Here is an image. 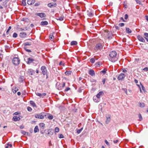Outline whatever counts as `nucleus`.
Listing matches in <instances>:
<instances>
[{
	"label": "nucleus",
	"instance_id": "1",
	"mask_svg": "<svg viewBox=\"0 0 148 148\" xmlns=\"http://www.w3.org/2000/svg\"><path fill=\"white\" fill-rule=\"evenodd\" d=\"M110 58L109 60L112 62H114L117 60L118 58L116 57V53L115 51H112L109 54Z\"/></svg>",
	"mask_w": 148,
	"mask_h": 148
},
{
	"label": "nucleus",
	"instance_id": "2",
	"mask_svg": "<svg viewBox=\"0 0 148 148\" xmlns=\"http://www.w3.org/2000/svg\"><path fill=\"white\" fill-rule=\"evenodd\" d=\"M47 113L41 112L40 114H36L34 116L36 118H38L40 119H44V116H46Z\"/></svg>",
	"mask_w": 148,
	"mask_h": 148
},
{
	"label": "nucleus",
	"instance_id": "3",
	"mask_svg": "<svg viewBox=\"0 0 148 148\" xmlns=\"http://www.w3.org/2000/svg\"><path fill=\"white\" fill-rule=\"evenodd\" d=\"M40 70L42 71V73L43 75H46V78H48L47 71L46 69V67L45 66H42L41 67Z\"/></svg>",
	"mask_w": 148,
	"mask_h": 148
},
{
	"label": "nucleus",
	"instance_id": "4",
	"mask_svg": "<svg viewBox=\"0 0 148 148\" xmlns=\"http://www.w3.org/2000/svg\"><path fill=\"white\" fill-rule=\"evenodd\" d=\"M12 62L15 65H18L20 62V60L19 58L17 57L14 58L12 60Z\"/></svg>",
	"mask_w": 148,
	"mask_h": 148
},
{
	"label": "nucleus",
	"instance_id": "5",
	"mask_svg": "<svg viewBox=\"0 0 148 148\" xmlns=\"http://www.w3.org/2000/svg\"><path fill=\"white\" fill-rule=\"evenodd\" d=\"M103 48V46L101 43L97 44L95 46L94 49L96 51L101 50Z\"/></svg>",
	"mask_w": 148,
	"mask_h": 148
},
{
	"label": "nucleus",
	"instance_id": "6",
	"mask_svg": "<svg viewBox=\"0 0 148 148\" xmlns=\"http://www.w3.org/2000/svg\"><path fill=\"white\" fill-rule=\"evenodd\" d=\"M35 15L38 16L41 18H42L46 16V14L44 13H36Z\"/></svg>",
	"mask_w": 148,
	"mask_h": 148
},
{
	"label": "nucleus",
	"instance_id": "7",
	"mask_svg": "<svg viewBox=\"0 0 148 148\" xmlns=\"http://www.w3.org/2000/svg\"><path fill=\"white\" fill-rule=\"evenodd\" d=\"M125 75L124 74L121 73L118 76V79L119 80H121L125 77Z\"/></svg>",
	"mask_w": 148,
	"mask_h": 148
},
{
	"label": "nucleus",
	"instance_id": "8",
	"mask_svg": "<svg viewBox=\"0 0 148 148\" xmlns=\"http://www.w3.org/2000/svg\"><path fill=\"white\" fill-rule=\"evenodd\" d=\"M47 5L49 7L51 8L56 7L57 6V4L56 3H51L48 4Z\"/></svg>",
	"mask_w": 148,
	"mask_h": 148
},
{
	"label": "nucleus",
	"instance_id": "9",
	"mask_svg": "<svg viewBox=\"0 0 148 148\" xmlns=\"http://www.w3.org/2000/svg\"><path fill=\"white\" fill-rule=\"evenodd\" d=\"M137 38L140 41L143 42H145V40L140 36L139 35L138 36H137Z\"/></svg>",
	"mask_w": 148,
	"mask_h": 148
},
{
	"label": "nucleus",
	"instance_id": "10",
	"mask_svg": "<svg viewBox=\"0 0 148 148\" xmlns=\"http://www.w3.org/2000/svg\"><path fill=\"white\" fill-rule=\"evenodd\" d=\"M27 60V61L26 62L28 64H29L35 61L34 59L30 58H28Z\"/></svg>",
	"mask_w": 148,
	"mask_h": 148
},
{
	"label": "nucleus",
	"instance_id": "11",
	"mask_svg": "<svg viewBox=\"0 0 148 148\" xmlns=\"http://www.w3.org/2000/svg\"><path fill=\"white\" fill-rule=\"evenodd\" d=\"M36 94L37 96L42 98H43L46 95V94L45 93H43L42 94H41L40 93L37 92L36 93Z\"/></svg>",
	"mask_w": 148,
	"mask_h": 148
},
{
	"label": "nucleus",
	"instance_id": "12",
	"mask_svg": "<svg viewBox=\"0 0 148 148\" xmlns=\"http://www.w3.org/2000/svg\"><path fill=\"white\" fill-rule=\"evenodd\" d=\"M27 72L29 74L32 75H34L35 73L34 70L32 69H29L27 71Z\"/></svg>",
	"mask_w": 148,
	"mask_h": 148
},
{
	"label": "nucleus",
	"instance_id": "13",
	"mask_svg": "<svg viewBox=\"0 0 148 148\" xmlns=\"http://www.w3.org/2000/svg\"><path fill=\"white\" fill-rule=\"evenodd\" d=\"M103 94L104 93L103 91H100L97 94L96 97H97V98L99 99L100 98L101 96L103 95Z\"/></svg>",
	"mask_w": 148,
	"mask_h": 148
},
{
	"label": "nucleus",
	"instance_id": "14",
	"mask_svg": "<svg viewBox=\"0 0 148 148\" xmlns=\"http://www.w3.org/2000/svg\"><path fill=\"white\" fill-rule=\"evenodd\" d=\"M89 74L92 76L95 75V73L94 71L92 69H90L88 71Z\"/></svg>",
	"mask_w": 148,
	"mask_h": 148
},
{
	"label": "nucleus",
	"instance_id": "15",
	"mask_svg": "<svg viewBox=\"0 0 148 148\" xmlns=\"http://www.w3.org/2000/svg\"><path fill=\"white\" fill-rule=\"evenodd\" d=\"M19 36L22 38H25L27 36V34L25 32H21L20 33Z\"/></svg>",
	"mask_w": 148,
	"mask_h": 148
},
{
	"label": "nucleus",
	"instance_id": "16",
	"mask_svg": "<svg viewBox=\"0 0 148 148\" xmlns=\"http://www.w3.org/2000/svg\"><path fill=\"white\" fill-rule=\"evenodd\" d=\"M35 1V0H27V3L29 5H32L33 4H34Z\"/></svg>",
	"mask_w": 148,
	"mask_h": 148
},
{
	"label": "nucleus",
	"instance_id": "17",
	"mask_svg": "<svg viewBox=\"0 0 148 148\" xmlns=\"http://www.w3.org/2000/svg\"><path fill=\"white\" fill-rule=\"evenodd\" d=\"M47 114H46V116H47V118L50 120H51L53 119V116L51 115L50 114L47 113Z\"/></svg>",
	"mask_w": 148,
	"mask_h": 148
},
{
	"label": "nucleus",
	"instance_id": "18",
	"mask_svg": "<svg viewBox=\"0 0 148 148\" xmlns=\"http://www.w3.org/2000/svg\"><path fill=\"white\" fill-rule=\"evenodd\" d=\"M13 119L14 121H19L21 118L19 117H18L17 116H14L13 117Z\"/></svg>",
	"mask_w": 148,
	"mask_h": 148
},
{
	"label": "nucleus",
	"instance_id": "19",
	"mask_svg": "<svg viewBox=\"0 0 148 148\" xmlns=\"http://www.w3.org/2000/svg\"><path fill=\"white\" fill-rule=\"evenodd\" d=\"M87 13L88 15L90 17H92L93 15V14L90 11H89V10L87 11Z\"/></svg>",
	"mask_w": 148,
	"mask_h": 148
},
{
	"label": "nucleus",
	"instance_id": "20",
	"mask_svg": "<svg viewBox=\"0 0 148 148\" xmlns=\"http://www.w3.org/2000/svg\"><path fill=\"white\" fill-rule=\"evenodd\" d=\"M48 24V22L46 21H42L41 22L40 25H46Z\"/></svg>",
	"mask_w": 148,
	"mask_h": 148
},
{
	"label": "nucleus",
	"instance_id": "21",
	"mask_svg": "<svg viewBox=\"0 0 148 148\" xmlns=\"http://www.w3.org/2000/svg\"><path fill=\"white\" fill-rule=\"evenodd\" d=\"M39 129H38V126H36L34 129V132L35 133H36L37 132H39Z\"/></svg>",
	"mask_w": 148,
	"mask_h": 148
},
{
	"label": "nucleus",
	"instance_id": "22",
	"mask_svg": "<svg viewBox=\"0 0 148 148\" xmlns=\"http://www.w3.org/2000/svg\"><path fill=\"white\" fill-rule=\"evenodd\" d=\"M107 119L106 121V123L108 124L109 123L111 120V118L110 116L107 117Z\"/></svg>",
	"mask_w": 148,
	"mask_h": 148
},
{
	"label": "nucleus",
	"instance_id": "23",
	"mask_svg": "<svg viewBox=\"0 0 148 148\" xmlns=\"http://www.w3.org/2000/svg\"><path fill=\"white\" fill-rule=\"evenodd\" d=\"M126 32L127 33H131L132 32V30L128 27L126 28Z\"/></svg>",
	"mask_w": 148,
	"mask_h": 148
},
{
	"label": "nucleus",
	"instance_id": "24",
	"mask_svg": "<svg viewBox=\"0 0 148 148\" xmlns=\"http://www.w3.org/2000/svg\"><path fill=\"white\" fill-rule=\"evenodd\" d=\"M23 44L24 45V47H26V46L27 45H31L32 44V43L31 42H26L24 43Z\"/></svg>",
	"mask_w": 148,
	"mask_h": 148
},
{
	"label": "nucleus",
	"instance_id": "25",
	"mask_svg": "<svg viewBox=\"0 0 148 148\" xmlns=\"http://www.w3.org/2000/svg\"><path fill=\"white\" fill-rule=\"evenodd\" d=\"M45 124L43 123H41L39 124V126L40 128H42V129H43L45 127Z\"/></svg>",
	"mask_w": 148,
	"mask_h": 148
},
{
	"label": "nucleus",
	"instance_id": "26",
	"mask_svg": "<svg viewBox=\"0 0 148 148\" xmlns=\"http://www.w3.org/2000/svg\"><path fill=\"white\" fill-rule=\"evenodd\" d=\"M77 42L76 41H72L71 43V45H76L77 44Z\"/></svg>",
	"mask_w": 148,
	"mask_h": 148
},
{
	"label": "nucleus",
	"instance_id": "27",
	"mask_svg": "<svg viewBox=\"0 0 148 148\" xmlns=\"http://www.w3.org/2000/svg\"><path fill=\"white\" fill-rule=\"evenodd\" d=\"M53 130H49L48 131V134L50 135H52L53 134Z\"/></svg>",
	"mask_w": 148,
	"mask_h": 148
},
{
	"label": "nucleus",
	"instance_id": "28",
	"mask_svg": "<svg viewBox=\"0 0 148 148\" xmlns=\"http://www.w3.org/2000/svg\"><path fill=\"white\" fill-rule=\"evenodd\" d=\"M21 133L24 135H28V132H26L23 130H21Z\"/></svg>",
	"mask_w": 148,
	"mask_h": 148
},
{
	"label": "nucleus",
	"instance_id": "29",
	"mask_svg": "<svg viewBox=\"0 0 148 148\" xmlns=\"http://www.w3.org/2000/svg\"><path fill=\"white\" fill-rule=\"evenodd\" d=\"M72 71H66L65 72V74L68 75H69L71 74Z\"/></svg>",
	"mask_w": 148,
	"mask_h": 148
},
{
	"label": "nucleus",
	"instance_id": "30",
	"mask_svg": "<svg viewBox=\"0 0 148 148\" xmlns=\"http://www.w3.org/2000/svg\"><path fill=\"white\" fill-rule=\"evenodd\" d=\"M139 119L138 121H141L143 119V117L140 113H139L138 114Z\"/></svg>",
	"mask_w": 148,
	"mask_h": 148
},
{
	"label": "nucleus",
	"instance_id": "31",
	"mask_svg": "<svg viewBox=\"0 0 148 148\" xmlns=\"http://www.w3.org/2000/svg\"><path fill=\"white\" fill-rule=\"evenodd\" d=\"M23 77L21 76L19 78V81L21 82H23Z\"/></svg>",
	"mask_w": 148,
	"mask_h": 148
},
{
	"label": "nucleus",
	"instance_id": "32",
	"mask_svg": "<svg viewBox=\"0 0 148 148\" xmlns=\"http://www.w3.org/2000/svg\"><path fill=\"white\" fill-rule=\"evenodd\" d=\"M101 64H102L100 62H97L95 64L96 66L97 67H99Z\"/></svg>",
	"mask_w": 148,
	"mask_h": 148
},
{
	"label": "nucleus",
	"instance_id": "33",
	"mask_svg": "<svg viewBox=\"0 0 148 148\" xmlns=\"http://www.w3.org/2000/svg\"><path fill=\"white\" fill-rule=\"evenodd\" d=\"M54 37L53 35L52 34H51L49 36V39L51 40H53L54 39Z\"/></svg>",
	"mask_w": 148,
	"mask_h": 148
},
{
	"label": "nucleus",
	"instance_id": "34",
	"mask_svg": "<svg viewBox=\"0 0 148 148\" xmlns=\"http://www.w3.org/2000/svg\"><path fill=\"white\" fill-rule=\"evenodd\" d=\"M30 104L32 105L33 106H34V107L36 106V104L33 101H30Z\"/></svg>",
	"mask_w": 148,
	"mask_h": 148
},
{
	"label": "nucleus",
	"instance_id": "35",
	"mask_svg": "<svg viewBox=\"0 0 148 148\" xmlns=\"http://www.w3.org/2000/svg\"><path fill=\"white\" fill-rule=\"evenodd\" d=\"M65 85V82H64L62 83V87L60 88V89L59 88H58V90H61L62 89V88H63L64 87Z\"/></svg>",
	"mask_w": 148,
	"mask_h": 148
},
{
	"label": "nucleus",
	"instance_id": "36",
	"mask_svg": "<svg viewBox=\"0 0 148 148\" xmlns=\"http://www.w3.org/2000/svg\"><path fill=\"white\" fill-rule=\"evenodd\" d=\"M18 90V88L17 87H15L14 88V90H13V92L14 93H16V92Z\"/></svg>",
	"mask_w": 148,
	"mask_h": 148
},
{
	"label": "nucleus",
	"instance_id": "37",
	"mask_svg": "<svg viewBox=\"0 0 148 148\" xmlns=\"http://www.w3.org/2000/svg\"><path fill=\"white\" fill-rule=\"evenodd\" d=\"M127 2L126 1H125L124 2L123 5H124V7L125 8H126L127 7Z\"/></svg>",
	"mask_w": 148,
	"mask_h": 148
},
{
	"label": "nucleus",
	"instance_id": "38",
	"mask_svg": "<svg viewBox=\"0 0 148 148\" xmlns=\"http://www.w3.org/2000/svg\"><path fill=\"white\" fill-rule=\"evenodd\" d=\"M90 62L92 63H93L95 62V59L94 58H92L90 60Z\"/></svg>",
	"mask_w": 148,
	"mask_h": 148
},
{
	"label": "nucleus",
	"instance_id": "39",
	"mask_svg": "<svg viewBox=\"0 0 148 148\" xmlns=\"http://www.w3.org/2000/svg\"><path fill=\"white\" fill-rule=\"evenodd\" d=\"M26 0H23L22 1V3L24 6H25L26 5Z\"/></svg>",
	"mask_w": 148,
	"mask_h": 148
},
{
	"label": "nucleus",
	"instance_id": "40",
	"mask_svg": "<svg viewBox=\"0 0 148 148\" xmlns=\"http://www.w3.org/2000/svg\"><path fill=\"white\" fill-rule=\"evenodd\" d=\"M82 130H83L82 128H81L80 129L78 130H77V132L78 134H79L81 132V131H82Z\"/></svg>",
	"mask_w": 148,
	"mask_h": 148
},
{
	"label": "nucleus",
	"instance_id": "41",
	"mask_svg": "<svg viewBox=\"0 0 148 148\" xmlns=\"http://www.w3.org/2000/svg\"><path fill=\"white\" fill-rule=\"evenodd\" d=\"M24 49H25V50L26 51H27V52H31L32 51L30 50H29V49H27V47H24Z\"/></svg>",
	"mask_w": 148,
	"mask_h": 148
},
{
	"label": "nucleus",
	"instance_id": "42",
	"mask_svg": "<svg viewBox=\"0 0 148 148\" xmlns=\"http://www.w3.org/2000/svg\"><path fill=\"white\" fill-rule=\"evenodd\" d=\"M59 131V129L58 127H56L55 129V132H58Z\"/></svg>",
	"mask_w": 148,
	"mask_h": 148
},
{
	"label": "nucleus",
	"instance_id": "43",
	"mask_svg": "<svg viewBox=\"0 0 148 148\" xmlns=\"http://www.w3.org/2000/svg\"><path fill=\"white\" fill-rule=\"evenodd\" d=\"M70 89L71 88L69 87H67L66 88V89L64 90V91L66 92L70 90Z\"/></svg>",
	"mask_w": 148,
	"mask_h": 148
},
{
	"label": "nucleus",
	"instance_id": "44",
	"mask_svg": "<svg viewBox=\"0 0 148 148\" xmlns=\"http://www.w3.org/2000/svg\"><path fill=\"white\" fill-rule=\"evenodd\" d=\"M97 97H93V100L94 101L96 102H98L99 101L98 100H97L96 99V98Z\"/></svg>",
	"mask_w": 148,
	"mask_h": 148
},
{
	"label": "nucleus",
	"instance_id": "45",
	"mask_svg": "<svg viewBox=\"0 0 148 148\" xmlns=\"http://www.w3.org/2000/svg\"><path fill=\"white\" fill-rule=\"evenodd\" d=\"M140 106L141 107H143L145 106V104L144 103H139Z\"/></svg>",
	"mask_w": 148,
	"mask_h": 148
},
{
	"label": "nucleus",
	"instance_id": "46",
	"mask_svg": "<svg viewBox=\"0 0 148 148\" xmlns=\"http://www.w3.org/2000/svg\"><path fill=\"white\" fill-rule=\"evenodd\" d=\"M135 1H136V2L137 3H138L140 5L142 4L140 0H135Z\"/></svg>",
	"mask_w": 148,
	"mask_h": 148
},
{
	"label": "nucleus",
	"instance_id": "47",
	"mask_svg": "<svg viewBox=\"0 0 148 148\" xmlns=\"http://www.w3.org/2000/svg\"><path fill=\"white\" fill-rule=\"evenodd\" d=\"M58 20H60V21H62L63 20V17L61 16L60 17H59V18L57 19Z\"/></svg>",
	"mask_w": 148,
	"mask_h": 148
},
{
	"label": "nucleus",
	"instance_id": "48",
	"mask_svg": "<svg viewBox=\"0 0 148 148\" xmlns=\"http://www.w3.org/2000/svg\"><path fill=\"white\" fill-rule=\"evenodd\" d=\"M17 36V34L16 33H14L13 35V37L14 38H16Z\"/></svg>",
	"mask_w": 148,
	"mask_h": 148
},
{
	"label": "nucleus",
	"instance_id": "49",
	"mask_svg": "<svg viewBox=\"0 0 148 148\" xmlns=\"http://www.w3.org/2000/svg\"><path fill=\"white\" fill-rule=\"evenodd\" d=\"M59 138H64L63 135L62 134H60L58 135Z\"/></svg>",
	"mask_w": 148,
	"mask_h": 148
},
{
	"label": "nucleus",
	"instance_id": "50",
	"mask_svg": "<svg viewBox=\"0 0 148 148\" xmlns=\"http://www.w3.org/2000/svg\"><path fill=\"white\" fill-rule=\"evenodd\" d=\"M124 25H125L124 23H120L119 24V25L120 27H122L124 26Z\"/></svg>",
	"mask_w": 148,
	"mask_h": 148
},
{
	"label": "nucleus",
	"instance_id": "51",
	"mask_svg": "<svg viewBox=\"0 0 148 148\" xmlns=\"http://www.w3.org/2000/svg\"><path fill=\"white\" fill-rule=\"evenodd\" d=\"M27 110L29 112H31L32 110V108L30 107L29 106L27 107Z\"/></svg>",
	"mask_w": 148,
	"mask_h": 148
},
{
	"label": "nucleus",
	"instance_id": "52",
	"mask_svg": "<svg viewBox=\"0 0 148 148\" xmlns=\"http://www.w3.org/2000/svg\"><path fill=\"white\" fill-rule=\"evenodd\" d=\"M106 72V70L105 69H103V71H101V73H103V74H105Z\"/></svg>",
	"mask_w": 148,
	"mask_h": 148
},
{
	"label": "nucleus",
	"instance_id": "53",
	"mask_svg": "<svg viewBox=\"0 0 148 148\" xmlns=\"http://www.w3.org/2000/svg\"><path fill=\"white\" fill-rule=\"evenodd\" d=\"M122 90H123L125 92V93L127 94V90L126 88H123Z\"/></svg>",
	"mask_w": 148,
	"mask_h": 148
},
{
	"label": "nucleus",
	"instance_id": "54",
	"mask_svg": "<svg viewBox=\"0 0 148 148\" xmlns=\"http://www.w3.org/2000/svg\"><path fill=\"white\" fill-rule=\"evenodd\" d=\"M140 85L141 86L142 88V90L143 91L145 90V88H144V86L141 84V83L140 82Z\"/></svg>",
	"mask_w": 148,
	"mask_h": 148
},
{
	"label": "nucleus",
	"instance_id": "55",
	"mask_svg": "<svg viewBox=\"0 0 148 148\" xmlns=\"http://www.w3.org/2000/svg\"><path fill=\"white\" fill-rule=\"evenodd\" d=\"M143 70L145 71H148V67H145L144 69H143Z\"/></svg>",
	"mask_w": 148,
	"mask_h": 148
},
{
	"label": "nucleus",
	"instance_id": "56",
	"mask_svg": "<svg viewBox=\"0 0 148 148\" xmlns=\"http://www.w3.org/2000/svg\"><path fill=\"white\" fill-rule=\"evenodd\" d=\"M144 35L146 37L148 38V33H145Z\"/></svg>",
	"mask_w": 148,
	"mask_h": 148
},
{
	"label": "nucleus",
	"instance_id": "57",
	"mask_svg": "<svg viewBox=\"0 0 148 148\" xmlns=\"http://www.w3.org/2000/svg\"><path fill=\"white\" fill-rule=\"evenodd\" d=\"M105 143L106 144V145H109V143L107 140H105Z\"/></svg>",
	"mask_w": 148,
	"mask_h": 148
},
{
	"label": "nucleus",
	"instance_id": "58",
	"mask_svg": "<svg viewBox=\"0 0 148 148\" xmlns=\"http://www.w3.org/2000/svg\"><path fill=\"white\" fill-rule=\"evenodd\" d=\"M128 18V15L127 14H126L125 15V19H127Z\"/></svg>",
	"mask_w": 148,
	"mask_h": 148
},
{
	"label": "nucleus",
	"instance_id": "59",
	"mask_svg": "<svg viewBox=\"0 0 148 148\" xmlns=\"http://www.w3.org/2000/svg\"><path fill=\"white\" fill-rule=\"evenodd\" d=\"M106 81V79L105 78L103 79L102 81V82L103 83V84H105V82Z\"/></svg>",
	"mask_w": 148,
	"mask_h": 148
},
{
	"label": "nucleus",
	"instance_id": "60",
	"mask_svg": "<svg viewBox=\"0 0 148 148\" xmlns=\"http://www.w3.org/2000/svg\"><path fill=\"white\" fill-rule=\"evenodd\" d=\"M40 4V3H36L35 4V6H38Z\"/></svg>",
	"mask_w": 148,
	"mask_h": 148
},
{
	"label": "nucleus",
	"instance_id": "61",
	"mask_svg": "<svg viewBox=\"0 0 148 148\" xmlns=\"http://www.w3.org/2000/svg\"><path fill=\"white\" fill-rule=\"evenodd\" d=\"M118 140H114L113 142L114 143H116L118 142Z\"/></svg>",
	"mask_w": 148,
	"mask_h": 148
},
{
	"label": "nucleus",
	"instance_id": "62",
	"mask_svg": "<svg viewBox=\"0 0 148 148\" xmlns=\"http://www.w3.org/2000/svg\"><path fill=\"white\" fill-rule=\"evenodd\" d=\"M137 86H138L139 87V88L140 89V92H142V90H141V88H140V86L139 84H137Z\"/></svg>",
	"mask_w": 148,
	"mask_h": 148
},
{
	"label": "nucleus",
	"instance_id": "63",
	"mask_svg": "<svg viewBox=\"0 0 148 148\" xmlns=\"http://www.w3.org/2000/svg\"><path fill=\"white\" fill-rule=\"evenodd\" d=\"M24 128V126L23 125H21L20 126V128L21 129H23Z\"/></svg>",
	"mask_w": 148,
	"mask_h": 148
},
{
	"label": "nucleus",
	"instance_id": "64",
	"mask_svg": "<svg viewBox=\"0 0 148 148\" xmlns=\"http://www.w3.org/2000/svg\"><path fill=\"white\" fill-rule=\"evenodd\" d=\"M145 18L146 20L148 21V16L147 15L146 16Z\"/></svg>",
	"mask_w": 148,
	"mask_h": 148
}]
</instances>
